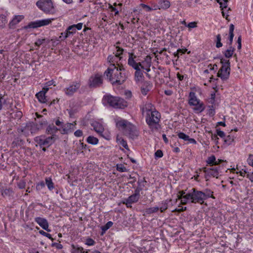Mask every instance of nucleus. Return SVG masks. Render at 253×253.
Masks as SVG:
<instances>
[{
    "label": "nucleus",
    "mask_w": 253,
    "mask_h": 253,
    "mask_svg": "<svg viewBox=\"0 0 253 253\" xmlns=\"http://www.w3.org/2000/svg\"><path fill=\"white\" fill-rule=\"evenodd\" d=\"M119 68L113 73L112 68H108L104 72V76H106L113 85H121L127 78L126 69L124 66L119 64H117Z\"/></svg>",
    "instance_id": "1"
},
{
    "label": "nucleus",
    "mask_w": 253,
    "mask_h": 253,
    "mask_svg": "<svg viewBox=\"0 0 253 253\" xmlns=\"http://www.w3.org/2000/svg\"><path fill=\"white\" fill-rule=\"evenodd\" d=\"M161 114L156 110L145 115L146 123L152 132L158 131L161 128Z\"/></svg>",
    "instance_id": "2"
},
{
    "label": "nucleus",
    "mask_w": 253,
    "mask_h": 253,
    "mask_svg": "<svg viewBox=\"0 0 253 253\" xmlns=\"http://www.w3.org/2000/svg\"><path fill=\"white\" fill-rule=\"evenodd\" d=\"M104 104H108L115 109H124L127 106L126 101L118 96H114L111 94L105 95L102 98Z\"/></svg>",
    "instance_id": "3"
},
{
    "label": "nucleus",
    "mask_w": 253,
    "mask_h": 253,
    "mask_svg": "<svg viewBox=\"0 0 253 253\" xmlns=\"http://www.w3.org/2000/svg\"><path fill=\"white\" fill-rule=\"evenodd\" d=\"M204 192L198 191L195 188H192L186 194L184 197V204H186L188 202L192 203H199L202 204L204 203Z\"/></svg>",
    "instance_id": "4"
},
{
    "label": "nucleus",
    "mask_w": 253,
    "mask_h": 253,
    "mask_svg": "<svg viewBox=\"0 0 253 253\" xmlns=\"http://www.w3.org/2000/svg\"><path fill=\"white\" fill-rule=\"evenodd\" d=\"M37 7L46 14H54L55 6L51 0H39L36 2Z\"/></svg>",
    "instance_id": "5"
},
{
    "label": "nucleus",
    "mask_w": 253,
    "mask_h": 253,
    "mask_svg": "<svg viewBox=\"0 0 253 253\" xmlns=\"http://www.w3.org/2000/svg\"><path fill=\"white\" fill-rule=\"evenodd\" d=\"M34 141L41 148L43 146L48 148L55 141L53 137H47L45 135H41L35 137L34 138Z\"/></svg>",
    "instance_id": "6"
},
{
    "label": "nucleus",
    "mask_w": 253,
    "mask_h": 253,
    "mask_svg": "<svg viewBox=\"0 0 253 253\" xmlns=\"http://www.w3.org/2000/svg\"><path fill=\"white\" fill-rule=\"evenodd\" d=\"M230 72V62L228 61L222 66L217 73V76L221 80L225 81L229 78Z\"/></svg>",
    "instance_id": "7"
},
{
    "label": "nucleus",
    "mask_w": 253,
    "mask_h": 253,
    "mask_svg": "<svg viewBox=\"0 0 253 253\" xmlns=\"http://www.w3.org/2000/svg\"><path fill=\"white\" fill-rule=\"evenodd\" d=\"M54 20V18H47L31 22L28 24L26 28L35 29L47 26L51 24Z\"/></svg>",
    "instance_id": "8"
},
{
    "label": "nucleus",
    "mask_w": 253,
    "mask_h": 253,
    "mask_svg": "<svg viewBox=\"0 0 253 253\" xmlns=\"http://www.w3.org/2000/svg\"><path fill=\"white\" fill-rule=\"evenodd\" d=\"M80 86L81 83L80 82H73L67 87L64 88L63 91L67 96L71 97L78 91Z\"/></svg>",
    "instance_id": "9"
},
{
    "label": "nucleus",
    "mask_w": 253,
    "mask_h": 253,
    "mask_svg": "<svg viewBox=\"0 0 253 253\" xmlns=\"http://www.w3.org/2000/svg\"><path fill=\"white\" fill-rule=\"evenodd\" d=\"M102 84L103 77L101 74H96L94 76H91L89 79L88 85L90 87H98Z\"/></svg>",
    "instance_id": "10"
},
{
    "label": "nucleus",
    "mask_w": 253,
    "mask_h": 253,
    "mask_svg": "<svg viewBox=\"0 0 253 253\" xmlns=\"http://www.w3.org/2000/svg\"><path fill=\"white\" fill-rule=\"evenodd\" d=\"M83 27V23H79L77 24H74L69 26L66 31L64 32V37L63 39H66L69 37L71 35H73L76 32V29L80 30Z\"/></svg>",
    "instance_id": "11"
},
{
    "label": "nucleus",
    "mask_w": 253,
    "mask_h": 253,
    "mask_svg": "<svg viewBox=\"0 0 253 253\" xmlns=\"http://www.w3.org/2000/svg\"><path fill=\"white\" fill-rule=\"evenodd\" d=\"M124 133L132 139L135 138L139 135V131L136 127L131 123L124 131Z\"/></svg>",
    "instance_id": "12"
},
{
    "label": "nucleus",
    "mask_w": 253,
    "mask_h": 253,
    "mask_svg": "<svg viewBox=\"0 0 253 253\" xmlns=\"http://www.w3.org/2000/svg\"><path fill=\"white\" fill-rule=\"evenodd\" d=\"M116 48H118V51H120V53H116L115 55H109L107 59L108 63L118 64V61L122 59L121 55L123 54L124 49L119 46H116Z\"/></svg>",
    "instance_id": "13"
},
{
    "label": "nucleus",
    "mask_w": 253,
    "mask_h": 253,
    "mask_svg": "<svg viewBox=\"0 0 253 253\" xmlns=\"http://www.w3.org/2000/svg\"><path fill=\"white\" fill-rule=\"evenodd\" d=\"M140 109L142 115H148L153 110H155L156 109L154 106L149 102H143L142 104L140 105Z\"/></svg>",
    "instance_id": "14"
},
{
    "label": "nucleus",
    "mask_w": 253,
    "mask_h": 253,
    "mask_svg": "<svg viewBox=\"0 0 253 253\" xmlns=\"http://www.w3.org/2000/svg\"><path fill=\"white\" fill-rule=\"evenodd\" d=\"M76 122L74 123H66L62 126L59 130L63 134H66L72 132L75 129Z\"/></svg>",
    "instance_id": "15"
},
{
    "label": "nucleus",
    "mask_w": 253,
    "mask_h": 253,
    "mask_svg": "<svg viewBox=\"0 0 253 253\" xmlns=\"http://www.w3.org/2000/svg\"><path fill=\"white\" fill-rule=\"evenodd\" d=\"M116 125L117 128L122 129L124 131L126 129L127 126L130 123L128 121L121 118H118L115 120Z\"/></svg>",
    "instance_id": "16"
},
{
    "label": "nucleus",
    "mask_w": 253,
    "mask_h": 253,
    "mask_svg": "<svg viewBox=\"0 0 253 253\" xmlns=\"http://www.w3.org/2000/svg\"><path fill=\"white\" fill-rule=\"evenodd\" d=\"M219 167H214L211 168H204L203 169L204 172L208 175H211L213 177L218 178L219 175Z\"/></svg>",
    "instance_id": "17"
},
{
    "label": "nucleus",
    "mask_w": 253,
    "mask_h": 253,
    "mask_svg": "<svg viewBox=\"0 0 253 253\" xmlns=\"http://www.w3.org/2000/svg\"><path fill=\"white\" fill-rule=\"evenodd\" d=\"M59 129V128H58L53 124H51L47 126L45 132L46 134L51 135L49 137H53L54 140L56 141L57 138L56 133Z\"/></svg>",
    "instance_id": "18"
},
{
    "label": "nucleus",
    "mask_w": 253,
    "mask_h": 253,
    "mask_svg": "<svg viewBox=\"0 0 253 253\" xmlns=\"http://www.w3.org/2000/svg\"><path fill=\"white\" fill-rule=\"evenodd\" d=\"M35 221L43 229L48 232H50V230L48 229V223L45 218L37 217L35 219Z\"/></svg>",
    "instance_id": "19"
},
{
    "label": "nucleus",
    "mask_w": 253,
    "mask_h": 253,
    "mask_svg": "<svg viewBox=\"0 0 253 253\" xmlns=\"http://www.w3.org/2000/svg\"><path fill=\"white\" fill-rule=\"evenodd\" d=\"M91 126L93 127V129L100 136H103V132L104 131V127L103 125L96 121H94L92 122L91 124Z\"/></svg>",
    "instance_id": "20"
},
{
    "label": "nucleus",
    "mask_w": 253,
    "mask_h": 253,
    "mask_svg": "<svg viewBox=\"0 0 253 253\" xmlns=\"http://www.w3.org/2000/svg\"><path fill=\"white\" fill-rule=\"evenodd\" d=\"M136 56L132 52L128 53V58L127 60V64L134 69L138 68L137 63L135 61V58Z\"/></svg>",
    "instance_id": "21"
},
{
    "label": "nucleus",
    "mask_w": 253,
    "mask_h": 253,
    "mask_svg": "<svg viewBox=\"0 0 253 253\" xmlns=\"http://www.w3.org/2000/svg\"><path fill=\"white\" fill-rule=\"evenodd\" d=\"M0 192L3 197H7L9 199H11L14 194V191L11 188H2L0 190Z\"/></svg>",
    "instance_id": "22"
},
{
    "label": "nucleus",
    "mask_w": 253,
    "mask_h": 253,
    "mask_svg": "<svg viewBox=\"0 0 253 253\" xmlns=\"http://www.w3.org/2000/svg\"><path fill=\"white\" fill-rule=\"evenodd\" d=\"M200 101L201 100L197 98L195 92L191 91L189 93L188 104L190 106L195 105V103H199Z\"/></svg>",
    "instance_id": "23"
},
{
    "label": "nucleus",
    "mask_w": 253,
    "mask_h": 253,
    "mask_svg": "<svg viewBox=\"0 0 253 253\" xmlns=\"http://www.w3.org/2000/svg\"><path fill=\"white\" fill-rule=\"evenodd\" d=\"M24 18L23 15H16L9 22V26L10 28H13L14 27L21 22Z\"/></svg>",
    "instance_id": "24"
},
{
    "label": "nucleus",
    "mask_w": 253,
    "mask_h": 253,
    "mask_svg": "<svg viewBox=\"0 0 253 253\" xmlns=\"http://www.w3.org/2000/svg\"><path fill=\"white\" fill-rule=\"evenodd\" d=\"M152 88V84L149 82H145L141 87V92L146 95Z\"/></svg>",
    "instance_id": "25"
},
{
    "label": "nucleus",
    "mask_w": 253,
    "mask_h": 253,
    "mask_svg": "<svg viewBox=\"0 0 253 253\" xmlns=\"http://www.w3.org/2000/svg\"><path fill=\"white\" fill-rule=\"evenodd\" d=\"M195 105H193L194 106L193 108L194 111L196 113L202 112L205 109V106L202 101H200L199 103H195Z\"/></svg>",
    "instance_id": "26"
},
{
    "label": "nucleus",
    "mask_w": 253,
    "mask_h": 253,
    "mask_svg": "<svg viewBox=\"0 0 253 253\" xmlns=\"http://www.w3.org/2000/svg\"><path fill=\"white\" fill-rule=\"evenodd\" d=\"M234 26L233 24H231L229 26V41L227 42V44H228L229 46H232V44L233 42V40L234 36Z\"/></svg>",
    "instance_id": "27"
},
{
    "label": "nucleus",
    "mask_w": 253,
    "mask_h": 253,
    "mask_svg": "<svg viewBox=\"0 0 253 253\" xmlns=\"http://www.w3.org/2000/svg\"><path fill=\"white\" fill-rule=\"evenodd\" d=\"M159 4L158 6H156L157 9H166L170 6V2L168 0H160Z\"/></svg>",
    "instance_id": "28"
},
{
    "label": "nucleus",
    "mask_w": 253,
    "mask_h": 253,
    "mask_svg": "<svg viewBox=\"0 0 253 253\" xmlns=\"http://www.w3.org/2000/svg\"><path fill=\"white\" fill-rule=\"evenodd\" d=\"M36 96L41 103H44L47 102L45 92L40 91L36 94Z\"/></svg>",
    "instance_id": "29"
},
{
    "label": "nucleus",
    "mask_w": 253,
    "mask_h": 253,
    "mask_svg": "<svg viewBox=\"0 0 253 253\" xmlns=\"http://www.w3.org/2000/svg\"><path fill=\"white\" fill-rule=\"evenodd\" d=\"M235 49L232 46H229L227 49H226L224 52L223 54L225 57L227 58H230L233 55Z\"/></svg>",
    "instance_id": "30"
},
{
    "label": "nucleus",
    "mask_w": 253,
    "mask_h": 253,
    "mask_svg": "<svg viewBox=\"0 0 253 253\" xmlns=\"http://www.w3.org/2000/svg\"><path fill=\"white\" fill-rule=\"evenodd\" d=\"M7 23L6 16L4 14H0V29L4 28Z\"/></svg>",
    "instance_id": "31"
},
{
    "label": "nucleus",
    "mask_w": 253,
    "mask_h": 253,
    "mask_svg": "<svg viewBox=\"0 0 253 253\" xmlns=\"http://www.w3.org/2000/svg\"><path fill=\"white\" fill-rule=\"evenodd\" d=\"M139 197L133 194L129 196L126 199L128 204H133L138 201Z\"/></svg>",
    "instance_id": "32"
},
{
    "label": "nucleus",
    "mask_w": 253,
    "mask_h": 253,
    "mask_svg": "<svg viewBox=\"0 0 253 253\" xmlns=\"http://www.w3.org/2000/svg\"><path fill=\"white\" fill-rule=\"evenodd\" d=\"M134 73L135 78L136 81H140L143 77V74L140 68L135 69Z\"/></svg>",
    "instance_id": "33"
},
{
    "label": "nucleus",
    "mask_w": 253,
    "mask_h": 253,
    "mask_svg": "<svg viewBox=\"0 0 253 253\" xmlns=\"http://www.w3.org/2000/svg\"><path fill=\"white\" fill-rule=\"evenodd\" d=\"M171 201V200H166L162 202V206L159 208L161 212H163L168 208V203Z\"/></svg>",
    "instance_id": "34"
},
{
    "label": "nucleus",
    "mask_w": 253,
    "mask_h": 253,
    "mask_svg": "<svg viewBox=\"0 0 253 253\" xmlns=\"http://www.w3.org/2000/svg\"><path fill=\"white\" fill-rule=\"evenodd\" d=\"M28 124L31 134L35 133L38 131L39 128L37 125L34 123H29Z\"/></svg>",
    "instance_id": "35"
},
{
    "label": "nucleus",
    "mask_w": 253,
    "mask_h": 253,
    "mask_svg": "<svg viewBox=\"0 0 253 253\" xmlns=\"http://www.w3.org/2000/svg\"><path fill=\"white\" fill-rule=\"evenodd\" d=\"M72 247L71 253H84V249L82 247L75 246L74 245Z\"/></svg>",
    "instance_id": "36"
},
{
    "label": "nucleus",
    "mask_w": 253,
    "mask_h": 253,
    "mask_svg": "<svg viewBox=\"0 0 253 253\" xmlns=\"http://www.w3.org/2000/svg\"><path fill=\"white\" fill-rule=\"evenodd\" d=\"M86 141L89 144L96 145L98 143V139L94 136H89L87 138Z\"/></svg>",
    "instance_id": "37"
},
{
    "label": "nucleus",
    "mask_w": 253,
    "mask_h": 253,
    "mask_svg": "<svg viewBox=\"0 0 253 253\" xmlns=\"http://www.w3.org/2000/svg\"><path fill=\"white\" fill-rule=\"evenodd\" d=\"M45 183L49 190H52L54 188V183L50 177L45 178Z\"/></svg>",
    "instance_id": "38"
},
{
    "label": "nucleus",
    "mask_w": 253,
    "mask_h": 253,
    "mask_svg": "<svg viewBox=\"0 0 253 253\" xmlns=\"http://www.w3.org/2000/svg\"><path fill=\"white\" fill-rule=\"evenodd\" d=\"M21 131L26 136L29 135L30 133L29 124H27L24 127L21 128Z\"/></svg>",
    "instance_id": "39"
},
{
    "label": "nucleus",
    "mask_w": 253,
    "mask_h": 253,
    "mask_svg": "<svg viewBox=\"0 0 253 253\" xmlns=\"http://www.w3.org/2000/svg\"><path fill=\"white\" fill-rule=\"evenodd\" d=\"M215 157L214 155H211L210 157H209L206 160V163L210 165V166H213L215 165Z\"/></svg>",
    "instance_id": "40"
},
{
    "label": "nucleus",
    "mask_w": 253,
    "mask_h": 253,
    "mask_svg": "<svg viewBox=\"0 0 253 253\" xmlns=\"http://www.w3.org/2000/svg\"><path fill=\"white\" fill-rule=\"evenodd\" d=\"M212 193H213V192H212L210 190L206 189V192L205 193L204 192V195H205L204 197V201L210 197H211L213 199H214L215 198L212 195Z\"/></svg>",
    "instance_id": "41"
},
{
    "label": "nucleus",
    "mask_w": 253,
    "mask_h": 253,
    "mask_svg": "<svg viewBox=\"0 0 253 253\" xmlns=\"http://www.w3.org/2000/svg\"><path fill=\"white\" fill-rule=\"evenodd\" d=\"M159 210V208L158 207L149 208L146 209L145 212L147 214H151L158 211Z\"/></svg>",
    "instance_id": "42"
},
{
    "label": "nucleus",
    "mask_w": 253,
    "mask_h": 253,
    "mask_svg": "<svg viewBox=\"0 0 253 253\" xmlns=\"http://www.w3.org/2000/svg\"><path fill=\"white\" fill-rule=\"evenodd\" d=\"M179 195L178 196V199H181V202L182 204L184 205L183 204V202L184 201L185 198L184 197L186 196V194L185 191H180L179 192Z\"/></svg>",
    "instance_id": "43"
},
{
    "label": "nucleus",
    "mask_w": 253,
    "mask_h": 253,
    "mask_svg": "<svg viewBox=\"0 0 253 253\" xmlns=\"http://www.w3.org/2000/svg\"><path fill=\"white\" fill-rule=\"evenodd\" d=\"M113 222L112 221H108L104 226H102L101 229L103 232H105L108 229H109L112 225Z\"/></svg>",
    "instance_id": "44"
},
{
    "label": "nucleus",
    "mask_w": 253,
    "mask_h": 253,
    "mask_svg": "<svg viewBox=\"0 0 253 253\" xmlns=\"http://www.w3.org/2000/svg\"><path fill=\"white\" fill-rule=\"evenodd\" d=\"M187 50V49L186 48L178 49L176 52L174 53V55L178 58L179 54L182 55V54L185 53Z\"/></svg>",
    "instance_id": "45"
},
{
    "label": "nucleus",
    "mask_w": 253,
    "mask_h": 253,
    "mask_svg": "<svg viewBox=\"0 0 253 253\" xmlns=\"http://www.w3.org/2000/svg\"><path fill=\"white\" fill-rule=\"evenodd\" d=\"M117 141L119 142L120 144L123 146L125 148L127 149L128 145L127 142L126 140L122 138H117Z\"/></svg>",
    "instance_id": "46"
},
{
    "label": "nucleus",
    "mask_w": 253,
    "mask_h": 253,
    "mask_svg": "<svg viewBox=\"0 0 253 253\" xmlns=\"http://www.w3.org/2000/svg\"><path fill=\"white\" fill-rule=\"evenodd\" d=\"M233 141L234 137L230 135H228L224 139L225 142L228 145H230Z\"/></svg>",
    "instance_id": "47"
},
{
    "label": "nucleus",
    "mask_w": 253,
    "mask_h": 253,
    "mask_svg": "<svg viewBox=\"0 0 253 253\" xmlns=\"http://www.w3.org/2000/svg\"><path fill=\"white\" fill-rule=\"evenodd\" d=\"M177 135L180 139H182L184 141H187L189 137L188 135L182 132H178Z\"/></svg>",
    "instance_id": "48"
},
{
    "label": "nucleus",
    "mask_w": 253,
    "mask_h": 253,
    "mask_svg": "<svg viewBox=\"0 0 253 253\" xmlns=\"http://www.w3.org/2000/svg\"><path fill=\"white\" fill-rule=\"evenodd\" d=\"M95 244V242L91 238H87L85 239V244L90 246H93Z\"/></svg>",
    "instance_id": "49"
},
{
    "label": "nucleus",
    "mask_w": 253,
    "mask_h": 253,
    "mask_svg": "<svg viewBox=\"0 0 253 253\" xmlns=\"http://www.w3.org/2000/svg\"><path fill=\"white\" fill-rule=\"evenodd\" d=\"M221 36L218 34L216 36V47L217 48L221 47L222 46V43L221 42Z\"/></svg>",
    "instance_id": "50"
},
{
    "label": "nucleus",
    "mask_w": 253,
    "mask_h": 253,
    "mask_svg": "<svg viewBox=\"0 0 253 253\" xmlns=\"http://www.w3.org/2000/svg\"><path fill=\"white\" fill-rule=\"evenodd\" d=\"M117 169L120 172H126L127 171L126 168L122 164L117 165Z\"/></svg>",
    "instance_id": "51"
},
{
    "label": "nucleus",
    "mask_w": 253,
    "mask_h": 253,
    "mask_svg": "<svg viewBox=\"0 0 253 253\" xmlns=\"http://www.w3.org/2000/svg\"><path fill=\"white\" fill-rule=\"evenodd\" d=\"M146 181L145 180L144 178H142V179H141V178H139L138 179V187H144L145 186V185H144V183H146Z\"/></svg>",
    "instance_id": "52"
},
{
    "label": "nucleus",
    "mask_w": 253,
    "mask_h": 253,
    "mask_svg": "<svg viewBox=\"0 0 253 253\" xmlns=\"http://www.w3.org/2000/svg\"><path fill=\"white\" fill-rule=\"evenodd\" d=\"M151 57L149 56H147L145 59V61L147 63L148 65V68H145V69L147 72H149L150 71V67L151 66Z\"/></svg>",
    "instance_id": "53"
},
{
    "label": "nucleus",
    "mask_w": 253,
    "mask_h": 253,
    "mask_svg": "<svg viewBox=\"0 0 253 253\" xmlns=\"http://www.w3.org/2000/svg\"><path fill=\"white\" fill-rule=\"evenodd\" d=\"M209 113L211 116H214L215 115V108L213 105L209 106Z\"/></svg>",
    "instance_id": "54"
},
{
    "label": "nucleus",
    "mask_w": 253,
    "mask_h": 253,
    "mask_svg": "<svg viewBox=\"0 0 253 253\" xmlns=\"http://www.w3.org/2000/svg\"><path fill=\"white\" fill-rule=\"evenodd\" d=\"M247 162L250 166L253 167V154H250L249 155Z\"/></svg>",
    "instance_id": "55"
},
{
    "label": "nucleus",
    "mask_w": 253,
    "mask_h": 253,
    "mask_svg": "<svg viewBox=\"0 0 253 253\" xmlns=\"http://www.w3.org/2000/svg\"><path fill=\"white\" fill-rule=\"evenodd\" d=\"M45 41V39H39L35 42V45L39 47L41 45H42Z\"/></svg>",
    "instance_id": "56"
},
{
    "label": "nucleus",
    "mask_w": 253,
    "mask_h": 253,
    "mask_svg": "<svg viewBox=\"0 0 253 253\" xmlns=\"http://www.w3.org/2000/svg\"><path fill=\"white\" fill-rule=\"evenodd\" d=\"M141 6L143 8H146L147 11H150L153 9L156 10L157 9V7H156L155 6H154V8H152L150 7L149 6H148L146 4H141Z\"/></svg>",
    "instance_id": "57"
},
{
    "label": "nucleus",
    "mask_w": 253,
    "mask_h": 253,
    "mask_svg": "<svg viewBox=\"0 0 253 253\" xmlns=\"http://www.w3.org/2000/svg\"><path fill=\"white\" fill-rule=\"evenodd\" d=\"M228 1V0H224L223 2L219 3L220 5V7L221 8V10H223L224 8H227Z\"/></svg>",
    "instance_id": "58"
},
{
    "label": "nucleus",
    "mask_w": 253,
    "mask_h": 253,
    "mask_svg": "<svg viewBox=\"0 0 253 253\" xmlns=\"http://www.w3.org/2000/svg\"><path fill=\"white\" fill-rule=\"evenodd\" d=\"M40 233L42 235H43V236L47 237L49 239H51V240H52V241L53 240V239L52 238V236H51V235L50 234L47 233H46V232H44V231H42V230L40 231Z\"/></svg>",
    "instance_id": "59"
},
{
    "label": "nucleus",
    "mask_w": 253,
    "mask_h": 253,
    "mask_svg": "<svg viewBox=\"0 0 253 253\" xmlns=\"http://www.w3.org/2000/svg\"><path fill=\"white\" fill-rule=\"evenodd\" d=\"M163 156V152L161 150H158L155 153V156L156 158H162Z\"/></svg>",
    "instance_id": "60"
},
{
    "label": "nucleus",
    "mask_w": 253,
    "mask_h": 253,
    "mask_svg": "<svg viewBox=\"0 0 253 253\" xmlns=\"http://www.w3.org/2000/svg\"><path fill=\"white\" fill-rule=\"evenodd\" d=\"M142 188H142V187H140L138 186L135 189V190L134 191V193L133 194V195H136V196H138V197L140 198V191L142 190Z\"/></svg>",
    "instance_id": "61"
},
{
    "label": "nucleus",
    "mask_w": 253,
    "mask_h": 253,
    "mask_svg": "<svg viewBox=\"0 0 253 253\" xmlns=\"http://www.w3.org/2000/svg\"><path fill=\"white\" fill-rule=\"evenodd\" d=\"M74 135L76 137H80L83 135V131L80 129H78L74 132Z\"/></svg>",
    "instance_id": "62"
},
{
    "label": "nucleus",
    "mask_w": 253,
    "mask_h": 253,
    "mask_svg": "<svg viewBox=\"0 0 253 253\" xmlns=\"http://www.w3.org/2000/svg\"><path fill=\"white\" fill-rule=\"evenodd\" d=\"M241 41H242V38L241 36H240L237 40V43H238V49L240 50L242 47V43H241Z\"/></svg>",
    "instance_id": "63"
},
{
    "label": "nucleus",
    "mask_w": 253,
    "mask_h": 253,
    "mask_svg": "<svg viewBox=\"0 0 253 253\" xmlns=\"http://www.w3.org/2000/svg\"><path fill=\"white\" fill-rule=\"evenodd\" d=\"M187 27L190 28H193L197 27V23L195 22H192L188 23Z\"/></svg>",
    "instance_id": "64"
}]
</instances>
